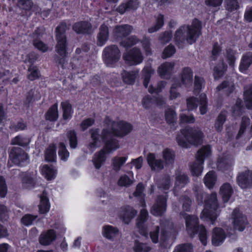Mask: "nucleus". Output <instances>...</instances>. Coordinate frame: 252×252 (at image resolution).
<instances>
[{
  "instance_id": "c9c22d12",
  "label": "nucleus",
  "mask_w": 252,
  "mask_h": 252,
  "mask_svg": "<svg viewBox=\"0 0 252 252\" xmlns=\"http://www.w3.org/2000/svg\"><path fill=\"white\" fill-rule=\"evenodd\" d=\"M189 182L188 176L184 173H180L176 177L175 189H180L185 187Z\"/></svg>"
},
{
  "instance_id": "603ef678",
  "label": "nucleus",
  "mask_w": 252,
  "mask_h": 252,
  "mask_svg": "<svg viewBox=\"0 0 252 252\" xmlns=\"http://www.w3.org/2000/svg\"><path fill=\"white\" fill-rule=\"evenodd\" d=\"M164 17L163 15L161 14H159L156 18V25L148 29V32L150 33H153L154 32L158 31L159 29H160L164 24Z\"/></svg>"
},
{
  "instance_id": "c756f323",
  "label": "nucleus",
  "mask_w": 252,
  "mask_h": 252,
  "mask_svg": "<svg viewBox=\"0 0 252 252\" xmlns=\"http://www.w3.org/2000/svg\"><path fill=\"white\" fill-rule=\"evenodd\" d=\"M105 153L103 150H101L94 154L93 159V162L95 168H100L101 165L105 162L106 160Z\"/></svg>"
},
{
  "instance_id": "79ce46f5",
  "label": "nucleus",
  "mask_w": 252,
  "mask_h": 252,
  "mask_svg": "<svg viewBox=\"0 0 252 252\" xmlns=\"http://www.w3.org/2000/svg\"><path fill=\"white\" fill-rule=\"evenodd\" d=\"M179 202L182 204L184 211L189 212L192 204L191 199L186 195H182L179 198Z\"/></svg>"
},
{
  "instance_id": "8fccbe9b",
  "label": "nucleus",
  "mask_w": 252,
  "mask_h": 252,
  "mask_svg": "<svg viewBox=\"0 0 252 252\" xmlns=\"http://www.w3.org/2000/svg\"><path fill=\"white\" fill-rule=\"evenodd\" d=\"M56 157V147L50 145L45 152V159L48 161H54Z\"/></svg>"
},
{
  "instance_id": "ea45409f",
  "label": "nucleus",
  "mask_w": 252,
  "mask_h": 252,
  "mask_svg": "<svg viewBox=\"0 0 252 252\" xmlns=\"http://www.w3.org/2000/svg\"><path fill=\"white\" fill-rule=\"evenodd\" d=\"M61 105L63 111V119L66 120L71 118L73 111L72 106L69 101L62 102Z\"/></svg>"
},
{
  "instance_id": "680f3d73",
  "label": "nucleus",
  "mask_w": 252,
  "mask_h": 252,
  "mask_svg": "<svg viewBox=\"0 0 252 252\" xmlns=\"http://www.w3.org/2000/svg\"><path fill=\"white\" fill-rule=\"evenodd\" d=\"M30 73L28 75L29 79L33 81L39 77V71L36 66L31 65L28 68Z\"/></svg>"
},
{
  "instance_id": "0eeeda50",
  "label": "nucleus",
  "mask_w": 252,
  "mask_h": 252,
  "mask_svg": "<svg viewBox=\"0 0 252 252\" xmlns=\"http://www.w3.org/2000/svg\"><path fill=\"white\" fill-rule=\"evenodd\" d=\"M105 122L107 125V128L113 133L117 137H123L130 132L132 126L124 121L114 122L109 117H106Z\"/></svg>"
},
{
  "instance_id": "a18cd8bd",
  "label": "nucleus",
  "mask_w": 252,
  "mask_h": 252,
  "mask_svg": "<svg viewBox=\"0 0 252 252\" xmlns=\"http://www.w3.org/2000/svg\"><path fill=\"white\" fill-rule=\"evenodd\" d=\"M133 249L135 252H148L152 249L147 244L141 243L137 240L134 241Z\"/></svg>"
},
{
  "instance_id": "2f4dec72",
  "label": "nucleus",
  "mask_w": 252,
  "mask_h": 252,
  "mask_svg": "<svg viewBox=\"0 0 252 252\" xmlns=\"http://www.w3.org/2000/svg\"><path fill=\"white\" fill-rule=\"evenodd\" d=\"M102 234L106 238L113 240L118 234L117 228L110 225H105L102 228Z\"/></svg>"
},
{
  "instance_id": "6e6552de",
  "label": "nucleus",
  "mask_w": 252,
  "mask_h": 252,
  "mask_svg": "<svg viewBox=\"0 0 252 252\" xmlns=\"http://www.w3.org/2000/svg\"><path fill=\"white\" fill-rule=\"evenodd\" d=\"M100 136L105 144L102 149L105 153H110L119 148L118 141L114 138L116 136L110 129L107 128H104L101 131Z\"/></svg>"
},
{
  "instance_id": "4d7b16f0",
  "label": "nucleus",
  "mask_w": 252,
  "mask_h": 252,
  "mask_svg": "<svg viewBox=\"0 0 252 252\" xmlns=\"http://www.w3.org/2000/svg\"><path fill=\"white\" fill-rule=\"evenodd\" d=\"M138 41V40L135 36H131L122 41L120 44L125 48H128L136 44Z\"/></svg>"
},
{
  "instance_id": "bf43d9fd",
  "label": "nucleus",
  "mask_w": 252,
  "mask_h": 252,
  "mask_svg": "<svg viewBox=\"0 0 252 252\" xmlns=\"http://www.w3.org/2000/svg\"><path fill=\"white\" fill-rule=\"evenodd\" d=\"M224 3L226 9L229 11L236 10L239 7L237 0H225Z\"/></svg>"
},
{
  "instance_id": "7ed1b4c3",
  "label": "nucleus",
  "mask_w": 252,
  "mask_h": 252,
  "mask_svg": "<svg viewBox=\"0 0 252 252\" xmlns=\"http://www.w3.org/2000/svg\"><path fill=\"white\" fill-rule=\"evenodd\" d=\"M67 26L66 23H62L56 29V40L57 44L55 51L60 57L57 56L56 62L63 67L66 57L67 40L65 32Z\"/></svg>"
},
{
  "instance_id": "58836bf2",
  "label": "nucleus",
  "mask_w": 252,
  "mask_h": 252,
  "mask_svg": "<svg viewBox=\"0 0 252 252\" xmlns=\"http://www.w3.org/2000/svg\"><path fill=\"white\" fill-rule=\"evenodd\" d=\"M244 99L245 105L248 109H252V85L245 88Z\"/></svg>"
},
{
  "instance_id": "4c0bfd02",
  "label": "nucleus",
  "mask_w": 252,
  "mask_h": 252,
  "mask_svg": "<svg viewBox=\"0 0 252 252\" xmlns=\"http://www.w3.org/2000/svg\"><path fill=\"white\" fill-rule=\"evenodd\" d=\"M58 104L55 103L47 112L45 118L47 120L54 122L58 119Z\"/></svg>"
},
{
  "instance_id": "09e8293b",
  "label": "nucleus",
  "mask_w": 252,
  "mask_h": 252,
  "mask_svg": "<svg viewBox=\"0 0 252 252\" xmlns=\"http://www.w3.org/2000/svg\"><path fill=\"white\" fill-rule=\"evenodd\" d=\"M243 109L242 101L240 99H237L235 105L232 108L233 115L235 117L240 116L243 113Z\"/></svg>"
},
{
  "instance_id": "c03bdc74",
  "label": "nucleus",
  "mask_w": 252,
  "mask_h": 252,
  "mask_svg": "<svg viewBox=\"0 0 252 252\" xmlns=\"http://www.w3.org/2000/svg\"><path fill=\"white\" fill-rule=\"evenodd\" d=\"M154 72V70L151 66L145 67L143 69L142 73L144 76L143 85L145 88L148 87L151 75Z\"/></svg>"
},
{
  "instance_id": "69168bd1",
  "label": "nucleus",
  "mask_w": 252,
  "mask_h": 252,
  "mask_svg": "<svg viewBox=\"0 0 252 252\" xmlns=\"http://www.w3.org/2000/svg\"><path fill=\"white\" fill-rule=\"evenodd\" d=\"M181 87V84L176 83L172 84L170 90V99H173L180 96V93L177 91V89Z\"/></svg>"
},
{
  "instance_id": "864d4df0",
  "label": "nucleus",
  "mask_w": 252,
  "mask_h": 252,
  "mask_svg": "<svg viewBox=\"0 0 252 252\" xmlns=\"http://www.w3.org/2000/svg\"><path fill=\"white\" fill-rule=\"evenodd\" d=\"M66 136L69 141L70 147L72 149L76 148L77 145V139L75 131L73 130H69L67 132Z\"/></svg>"
},
{
  "instance_id": "39448f33",
  "label": "nucleus",
  "mask_w": 252,
  "mask_h": 252,
  "mask_svg": "<svg viewBox=\"0 0 252 252\" xmlns=\"http://www.w3.org/2000/svg\"><path fill=\"white\" fill-rule=\"evenodd\" d=\"M205 208L202 211L200 218L202 220H206L210 221L212 224H214L217 219V214L214 211L216 210L218 207L217 198V194L212 193L207 200H205Z\"/></svg>"
},
{
  "instance_id": "7c9ffc66",
  "label": "nucleus",
  "mask_w": 252,
  "mask_h": 252,
  "mask_svg": "<svg viewBox=\"0 0 252 252\" xmlns=\"http://www.w3.org/2000/svg\"><path fill=\"white\" fill-rule=\"evenodd\" d=\"M162 155L166 165H173L175 159V153L172 150L166 148L163 150Z\"/></svg>"
},
{
  "instance_id": "0e129e2a",
  "label": "nucleus",
  "mask_w": 252,
  "mask_h": 252,
  "mask_svg": "<svg viewBox=\"0 0 252 252\" xmlns=\"http://www.w3.org/2000/svg\"><path fill=\"white\" fill-rule=\"evenodd\" d=\"M171 185L170 179L169 176L165 175L162 179L158 183V186L164 190H167Z\"/></svg>"
},
{
  "instance_id": "f704fd0d",
  "label": "nucleus",
  "mask_w": 252,
  "mask_h": 252,
  "mask_svg": "<svg viewBox=\"0 0 252 252\" xmlns=\"http://www.w3.org/2000/svg\"><path fill=\"white\" fill-rule=\"evenodd\" d=\"M174 66V63H165L158 67V72L162 77L165 78L166 75L171 73Z\"/></svg>"
},
{
  "instance_id": "423d86ee",
  "label": "nucleus",
  "mask_w": 252,
  "mask_h": 252,
  "mask_svg": "<svg viewBox=\"0 0 252 252\" xmlns=\"http://www.w3.org/2000/svg\"><path fill=\"white\" fill-rule=\"evenodd\" d=\"M211 153V148L209 146L202 147L198 150L196 156V159L195 161L189 163L190 170L194 176H199L203 171L202 166L205 158L208 157Z\"/></svg>"
},
{
  "instance_id": "5fc2aeb1",
  "label": "nucleus",
  "mask_w": 252,
  "mask_h": 252,
  "mask_svg": "<svg viewBox=\"0 0 252 252\" xmlns=\"http://www.w3.org/2000/svg\"><path fill=\"white\" fill-rule=\"evenodd\" d=\"M250 123L251 120L249 117L247 116H243L242 117L240 128L236 136L237 139L240 137L244 133L246 127L250 125Z\"/></svg>"
},
{
  "instance_id": "473e14b6",
  "label": "nucleus",
  "mask_w": 252,
  "mask_h": 252,
  "mask_svg": "<svg viewBox=\"0 0 252 252\" xmlns=\"http://www.w3.org/2000/svg\"><path fill=\"white\" fill-rule=\"evenodd\" d=\"M220 191L223 200L226 202L229 200L231 197L233 192V189L229 184L225 183L220 188Z\"/></svg>"
},
{
  "instance_id": "338daca9",
  "label": "nucleus",
  "mask_w": 252,
  "mask_h": 252,
  "mask_svg": "<svg viewBox=\"0 0 252 252\" xmlns=\"http://www.w3.org/2000/svg\"><path fill=\"white\" fill-rule=\"evenodd\" d=\"M198 100L196 97L191 96L187 99V105L189 110L196 109L198 106Z\"/></svg>"
},
{
  "instance_id": "aec40b11",
  "label": "nucleus",
  "mask_w": 252,
  "mask_h": 252,
  "mask_svg": "<svg viewBox=\"0 0 252 252\" xmlns=\"http://www.w3.org/2000/svg\"><path fill=\"white\" fill-rule=\"evenodd\" d=\"M133 30L132 27L129 25H122L115 27L113 33L115 37L122 38L129 35Z\"/></svg>"
},
{
  "instance_id": "72a5a7b5",
  "label": "nucleus",
  "mask_w": 252,
  "mask_h": 252,
  "mask_svg": "<svg viewBox=\"0 0 252 252\" xmlns=\"http://www.w3.org/2000/svg\"><path fill=\"white\" fill-rule=\"evenodd\" d=\"M90 132L93 141L89 143L88 148L90 150L91 152L93 153L97 146L98 142L99 141V131L98 129H91Z\"/></svg>"
},
{
  "instance_id": "9d476101",
  "label": "nucleus",
  "mask_w": 252,
  "mask_h": 252,
  "mask_svg": "<svg viewBox=\"0 0 252 252\" xmlns=\"http://www.w3.org/2000/svg\"><path fill=\"white\" fill-rule=\"evenodd\" d=\"M231 219L234 229L240 231H243L248 224L246 216L238 208H235L233 211L231 215Z\"/></svg>"
},
{
  "instance_id": "6e6d98bb",
  "label": "nucleus",
  "mask_w": 252,
  "mask_h": 252,
  "mask_svg": "<svg viewBox=\"0 0 252 252\" xmlns=\"http://www.w3.org/2000/svg\"><path fill=\"white\" fill-rule=\"evenodd\" d=\"M207 100L206 95L205 94H202L200 95V107L199 110L201 115L206 113L208 111Z\"/></svg>"
},
{
  "instance_id": "b1692460",
  "label": "nucleus",
  "mask_w": 252,
  "mask_h": 252,
  "mask_svg": "<svg viewBox=\"0 0 252 252\" xmlns=\"http://www.w3.org/2000/svg\"><path fill=\"white\" fill-rule=\"evenodd\" d=\"M138 5L139 2L138 0H128L126 3H122L117 8V11L121 14H123L127 10L136 9Z\"/></svg>"
},
{
  "instance_id": "e433bc0d",
  "label": "nucleus",
  "mask_w": 252,
  "mask_h": 252,
  "mask_svg": "<svg viewBox=\"0 0 252 252\" xmlns=\"http://www.w3.org/2000/svg\"><path fill=\"white\" fill-rule=\"evenodd\" d=\"M217 181V175L214 171H209L204 178V182L209 189H212Z\"/></svg>"
},
{
  "instance_id": "a878e982",
  "label": "nucleus",
  "mask_w": 252,
  "mask_h": 252,
  "mask_svg": "<svg viewBox=\"0 0 252 252\" xmlns=\"http://www.w3.org/2000/svg\"><path fill=\"white\" fill-rule=\"evenodd\" d=\"M192 72L189 67L184 68L181 73V78L183 84L186 87H189L192 82Z\"/></svg>"
},
{
  "instance_id": "49530a36",
  "label": "nucleus",
  "mask_w": 252,
  "mask_h": 252,
  "mask_svg": "<svg viewBox=\"0 0 252 252\" xmlns=\"http://www.w3.org/2000/svg\"><path fill=\"white\" fill-rule=\"evenodd\" d=\"M126 159L127 158L126 157H114L112 160V165L113 166V169L116 171H119L121 169L122 166L125 163Z\"/></svg>"
},
{
  "instance_id": "c85d7f7f",
  "label": "nucleus",
  "mask_w": 252,
  "mask_h": 252,
  "mask_svg": "<svg viewBox=\"0 0 252 252\" xmlns=\"http://www.w3.org/2000/svg\"><path fill=\"white\" fill-rule=\"evenodd\" d=\"M193 194L195 197L196 201L199 205L203 204L206 194L203 191L201 185H194L192 188Z\"/></svg>"
},
{
  "instance_id": "4468645a",
  "label": "nucleus",
  "mask_w": 252,
  "mask_h": 252,
  "mask_svg": "<svg viewBox=\"0 0 252 252\" xmlns=\"http://www.w3.org/2000/svg\"><path fill=\"white\" fill-rule=\"evenodd\" d=\"M166 209V198L163 195L158 196L156 203L153 206L151 213L155 216H161Z\"/></svg>"
},
{
  "instance_id": "13d9d810",
  "label": "nucleus",
  "mask_w": 252,
  "mask_h": 252,
  "mask_svg": "<svg viewBox=\"0 0 252 252\" xmlns=\"http://www.w3.org/2000/svg\"><path fill=\"white\" fill-rule=\"evenodd\" d=\"M30 140L28 138L22 137V136L18 135L11 140L12 145H18L20 146H26L30 143Z\"/></svg>"
},
{
  "instance_id": "1a4fd4ad",
  "label": "nucleus",
  "mask_w": 252,
  "mask_h": 252,
  "mask_svg": "<svg viewBox=\"0 0 252 252\" xmlns=\"http://www.w3.org/2000/svg\"><path fill=\"white\" fill-rule=\"evenodd\" d=\"M121 56L118 47L115 45H111L105 47L103 52V58L105 63L108 66L117 63Z\"/></svg>"
},
{
  "instance_id": "f3484780",
  "label": "nucleus",
  "mask_w": 252,
  "mask_h": 252,
  "mask_svg": "<svg viewBox=\"0 0 252 252\" xmlns=\"http://www.w3.org/2000/svg\"><path fill=\"white\" fill-rule=\"evenodd\" d=\"M72 29L78 34H90L93 32L91 24L87 21L75 23L73 25Z\"/></svg>"
},
{
  "instance_id": "ddd939ff",
  "label": "nucleus",
  "mask_w": 252,
  "mask_h": 252,
  "mask_svg": "<svg viewBox=\"0 0 252 252\" xmlns=\"http://www.w3.org/2000/svg\"><path fill=\"white\" fill-rule=\"evenodd\" d=\"M238 185L244 189L252 187V171L246 170L240 173L237 178Z\"/></svg>"
},
{
  "instance_id": "f03ea898",
  "label": "nucleus",
  "mask_w": 252,
  "mask_h": 252,
  "mask_svg": "<svg viewBox=\"0 0 252 252\" xmlns=\"http://www.w3.org/2000/svg\"><path fill=\"white\" fill-rule=\"evenodd\" d=\"M181 133L176 140L179 145L183 148H188L189 144L197 146L202 143L204 134L198 127H187L182 129Z\"/></svg>"
},
{
  "instance_id": "9b49d317",
  "label": "nucleus",
  "mask_w": 252,
  "mask_h": 252,
  "mask_svg": "<svg viewBox=\"0 0 252 252\" xmlns=\"http://www.w3.org/2000/svg\"><path fill=\"white\" fill-rule=\"evenodd\" d=\"M123 58L126 63L129 65L139 64L143 60L140 50L137 48H133L128 52L124 53Z\"/></svg>"
},
{
  "instance_id": "2eb2a0df",
  "label": "nucleus",
  "mask_w": 252,
  "mask_h": 252,
  "mask_svg": "<svg viewBox=\"0 0 252 252\" xmlns=\"http://www.w3.org/2000/svg\"><path fill=\"white\" fill-rule=\"evenodd\" d=\"M235 89L234 80L232 78H227L222 82L216 88L217 92H221L227 96L233 93Z\"/></svg>"
},
{
  "instance_id": "6ab92c4d",
  "label": "nucleus",
  "mask_w": 252,
  "mask_h": 252,
  "mask_svg": "<svg viewBox=\"0 0 252 252\" xmlns=\"http://www.w3.org/2000/svg\"><path fill=\"white\" fill-rule=\"evenodd\" d=\"M148 213L147 211L142 209L137 219L136 226L139 229V233L144 236H147L148 231L144 226V222L147 220Z\"/></svg>"
},
{
  "instance_id": "5701e85b",
  "label": "nucleus",
  "mask_w": 252,
  "mask_h": 252,
  "mask_svg": "<svg viewBox=\"0 0 252 252\" xmlns=\"http://www.w3.org/2000/svg\"><path fill=\"white\" fill-rule=\"evenodd\" d=\"M225 238V234L223 230L220 227L213 229L212 237V244L216 246L220 245Z\"/></svg>"
},
{
  "instance_id": "052dcab7",
  "label": "nucleus",
  "mask_w": 252,
  "mask_h": 252,
  "mask_svg": "<svg viewBox=\"0 0 252 252\" xmlns=\"http://www.w3.org/2000/svg\"><path fill=\"white\" fill-rule=\"evenodd\" d=\"M165 119L169 124H173L177 120V115L173 109H168L165 112Z\"/></svg>"
},
{
  "instance_id": "f257e3e1",
  "label": "nucleus",
  "mask_w": 252,
  "mask_h": 252,
  "mask_svg": "<svg viewBox=\"0 0 252 252\" xmlns=\"http://www.w3.org/2000/svg\"><path fill=\"white\" fill-rule=\"evenodd\" d=\"M201 22L195 19L191 25H184L176 31L174 35L175 44L182 48L185 42L189 44L194 43L201 34Z\"/></svg>"
},
{
  "instance_id": "e2e57ef3",
  "label": "nucleus",
  "mask_w": 252,
  "mask_h": 252,
  "mask_svg": "<svg viewBox=\"0 0 252 252\" xmlns=\"http://www.w3.org/2000/svg\"><path fill=\"white\" fill-rule=\"evenodd\" d=\"M204 83V81L202 78L196 76H195L193 90V93L195 94H197L199 93Z\"/></svg>"
},
{
  "instance_id": "412c9836",
  "label": "nucleus",
  "mask_w": 252,
  "mask_h": 252,
  "mask_svg": "<svg viewBox=\"0 0 252 252\" xmlns=\"http://www.w3.org/2000/svg\"><path fill=\"white\" fill-rule=\"evenodd\" d=\"M137 211L129 206H126L121 208L120 216L124 221L128 224L131 219L136 215Z\"/></svg>"
},
{
  "instance_id": "a19ab883",
  "label": "nucleus",
  "mask_w": 252,
  "mask_h": 252,
  "mask_svg": "<svg viewBox=\"0 0 252 252\" xmlns=\"http://www.w3.org/2000/svg\"><path fill=\"white\" fill-rule=\"evenodd\" d=\"M133 183V175L129 177L127 175H123L120 177L118 181L117 184L120 187H128Z\"/></svg>"
},
{
  "instance_id": "4be33fe9",
  "label": "nucleus",
  "mask_w": 252,
  "mask_h": 252,
  "mask_svg": "<svg viewBox=\"0 0 252 252\" xmlns=\"http://www.w3.org/2000/svg\"><path fill=\"white\" fill-rule=\"evenodd\" d=\"M109 37L108 27L103 24L99 28V32L97 36V45L99 46H103L107 41Z\"/></svg>"
},
{
  "instance_id": "f8f14e48",
  "label": "nucleus",
  "mask_w": 252,
  "mask_h": 252,
  "mask_svg": "<svg viewBox=\"0 0 252 252\" xmlns=\"http://www.w3.org/2000/svg\"><path fill=\"white\" fill-rule=\"evenodd\" d=\"M9 158L13 163L20 165L28 159V154L21 148L13 147L9 154Z\"/></svg>"
},
{
  "instance_id": "393cba45",
  "label": "nucleus",
  "mask_w": 252,
  "mask_h": 252,
  "mask_svg": "<svg viewBox=\"0 0 252 252\" xmlns=\"http://www.w3.org/2000/svg\"><path fill=\"white\" fill-rule=\"evenodd\" d=\"M40 204L38 205L39 212L41 214H45L49 211L50 207L47 192L45 190H44L40 195Z\"/></svg>"
},
{
  "instance_id": "20e7f679",
  "label": "nucleus",
  "mask_w": 252,
  "mask_h": 252,
  "mask_svg": "<svg viewBox=\"0 0 252 252\" xmlns=\"http://www.w3.org/2000/svg\"><path fill=\"white\" fill-rule=\"evenodd\" d=\"M186 220V229L190 236L198 233L199 239L203 245L207 244V230L202 225L198 224V219L194 215H188L183 212L180 214Z\"/></svg>"
},
{
  "instance_id": "cd10ccee",
  "label": "nucleus",
  "mask_w": 252,
  "mask_h": 252,
  "mask_svg": "<svg viewBox=\"0 0 252 252\" xmlns=\"http://www.w3.org/2000/svg\"><path fill=\"white\" fill-rule=\"evenodd\" d=\"M252 64V53L247 52L244 54L241 59L239 69L241 72L246 71Z\"/></svg>"
},
{
  "instance_id": "a211bd4d",
  "label": "nucleus",
  "mask_w": 252,
  "mask_h": 252,
  "mask_svg": "<svg viewBox=\"0 0 252 252\" xmlns=\"http://www.w3.org/2000/svg\"><path fill=\"white\" fill-rule=\"evenodd\" d=\"M148 163L152 170L159 171L164 168V162L161 159L156 158L155 154L149 153L147 158Z\"/></svg>"
},
{
  "instance_id": "774afa93",
  "label": "nucleus",
  "mask_w": 252,
  "mask_h": 252,
  "mask_svg": "<svg viewBox=\"0 0 252 252\" xmlns=\"http://www.w3.org/2000/svg\"><path fill=\"white\" fill-rule=\"evenodd\" d=\"M192 247L190 244H184L177 246L173 252H191Z\"/></svg>"
},
{
  "instance_id": "de8ad7c7",
  "label": "nucleus",
  "mask_w": 252,
  "mask_h": 252,
  "mask_svg": "<svg viewBox=\"0 0 252 252\" xmlns=\"http://www.w3.org/2000/svg\"><path fill=\"white\" fill-rule=\"evenodd\" d=\"M226 115L224 112H221L218 116L215 124V128L216 130L220 132L223 128V125L226 120Z\"/></svg>"
},
{
  "instance_id": "3c124183",
  "label": "nucleus",
  "mask_w": 252,
  "mask_h": 252,
  "mask_svg": "<svg viewBox=\"0 0 252 252\" xmlns=\"http://www.w3.org/2000/svg\"><path fill=\"white\" fill-rule=\"evenodd\" d=\"M58 154L61 160L63 161L67 160L69 156V153L66 149L65 145L63 142H61L59 144Z\"/></svg>"
},
{
  "instance_id": "37998d69",
  "label": "nucleus",
  "mask_w": 252,
  "mask_h": 252,
  "mask_svg": "<svg viewBox=\"0 0 252 252\" xmlns=\"http://www.w3.org/2000/svg\"><path fill=\"white\" fill-rule=\"evenodd\" d=\"M42 172L43 175L48 180H51L55 177L56 170L51 166H48V165H44L42 169Z\"/></svg>"
},
{
  "instance_id": "bb28decb",
  "label": "nucleus",
  "mask_w": 252,
  "mask_h": 252,
  "mask_svg": "<svg viewBox=\"0 0 252 252\" xmlns=\"http://www.w3.org/2000/svg\"><path fill=\"white\" fill-rule=\"evenodd\" d=\"M138 70L127 71L123 70L121 73L123 81L127 84H133L138 74Z\"/></svg>"
},
{
  "instance_id": "dca6fc26",
  "label": "nucleus",
  "mask_w": 252,
  "mask_h": 252,
  "mask_svg": "<svg viewBox=\"0 0 252 252\" xmlns=\"http://www.w3.org/2000/svg\"><path fill=\"white\" fill-rule=\"evenodd\" d=\"M57 238L56 232L54 229H49L43 231L40 235L39 243L43 246L50 245Z\"/></svg>"
}]
</instances>
